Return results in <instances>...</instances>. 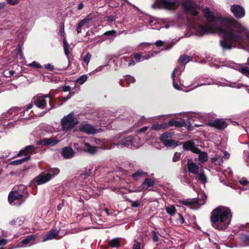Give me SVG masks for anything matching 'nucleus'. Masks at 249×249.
<instances>
[{"mask_svg": "<svg viewBox=\"0 0 249 249\" xmlns=\"http://www.w3.org/2000/svg\"><path fill=\"white\" fill-rule=\"evenodd\" d=\"M30 158V156H28L26 158H24L23 159H20V160H14V161H12L10 162V164H12V165H18V164H20L21 163H22L23 162L28 160H29Z\"/></svg>", "mask_w": 249, "mask_h": 249, "instance_id": "obj_32", "label": "nucleus"}, {"mask_svg": "<svg viewBox=\"0 0 249 249\" xmlns=\"http://www.w3.org/2000/svg\"><path fill=\"white\" fill-rule=\"evenodd\" d=\"M8 3L12 5H15L18 3L19 1L18 0H7Z\"/></svg>", "mask_w": 249, "mask_h": 249, "instance_id": "obj_55", "label": "nucleus"}, {"mask_svg": "<svg viewBox=\"0 0 249 249\" xmlns=\"http://www.w3.org/2000/svg\"><path fill=\"white\" fill-rule=\"evenodd\" d=\"M18 109L17 108H12L8 110V113L13 114L14 113V115L18 111Z\"/></svg>", "mask_w": 249, "mask_h": 249, "instance_id": "obj_57", "label": "nucleus"}, {"mask_svg": "<svg viewBox=\"0 0 249 249\" xmlns=\"http://www.w3.org/2000/svg\"><path fill=\"white\" fill-rule=\"evenodd\" d=\"M153 239L154 241H155V242H157L159 240V237L155 232H154Z\"/></svg>", "mask_w": 249, "mask_h": 249, "instance_id": "obj_63", "label": "nucleus"}, {"mask_svg": "<svg viewBox=\"0 0 249 249\" xmlns=\"http://www.w3.org/2000/svg\"><path fill=\"white\" fill-rule=\"evenodd\" d=\"M231 11L234 16L238 18L244 17L245 11L244 9L239 5H233L231 7Z\"/></svg>", "mask_w": 249, "mask_h": 249, "instance_id": "obj_13", "label": "nucleus"}, {"mask_svg": "<svg viewBox=\"0 0 249 249\" xmlns=\"http://www.w3.org/2000/svg\"><path fill=\"white\" fill-rule=\"evenodd\" d=\"M110 246L112 248H117L120 247V241L119 238H114L109 242Z\"/></svg>", "mask_w": 249, "mask_h": 249, "instance_id": "obj_34", "label": "nucleus"}, {"mask_svg": "<svg viewBox=\"0 0 249 249\" xmlns=\"http://www.w3.org/2000/svg\"><path fill=\"white\" fill-rule=\"evenodd\" d=\"M157 54L158 52L156 51L149 52L146 55L142 56V59L144 60L148 59L152 57L155 56Z\"/></svg>", "mask_w": 249, "mask_h": 249, "instance_id": "obj_37", "label": "nucleus"}, {"mask_svg": "<svg viewBox=\"0 0 249 249\" xmlns=\"http://www.w3.org/2000/svg\"><path fill=\"white\" fill-rule=\"evenodd\" d=\"M239 183L245 186L248 184H249V182L247 180V178H242L240 180H239Z\"/></svg>", "mask_w": 249, "mask_h": 249, "instance_id": "obj_44", "label": "nucleus"}, {"mask_svg": "<svg viewBox=\"0 0 249 249\" xmlns=\"http://www.w3.org/2000/svg\"><path fill=\"white\" fill-rule=\"evenodd\" d=\"M183 148L185 150H191L194 153H198L199 149L196 148L195 143L191 141L185 142L183 145Z\"/></svg>", "mask_w": 249, "mask_h": 249, "instance_id": "obj_17", "label": "nucleus"}, {"mask_svg": "<svg viewBox=\"0 0 249 249\" xmlns=\"http://www.w3.org/2000/svg\"><path fill=\"white\" fill-rule=\"evenodd\" d=\"M25 186L20 185L15 186L8 195V201L11 205H20L23 203Z\"/></svg>", "mask_w": 249, "mask_h": 249, "instance_id": "obj_4", "label": "nucleus"}, {"mask_svg": "<svg viewBox=\"0 0 249 249\" xmlns=\"http://www.w3.org/2000/svg\"><path fill=\"white\" fill-rule=\"evenodd\" d=\"M125 80L127 82L128 85H130L131 83H133L135 82V79L134 77L127 75L125 77Z\"/></svg>", "mask_w": 249, "mask_h": 249, "instance_id": "obj_40", "label": "nucleus"}, {"mask_svg": "<svg viewBox=\"0 0 249 249\" xmlns=\"http://www.w3.org/2000/svg\"><path fill=\"white\" fill-rule=\"evenodd\" d=\"M168 125L180 127L182 125V124L179 121L171 120L168 122Z\"/></svg>", "mask_w": 249, "mask_h": 249, "instance_id": "obj_38", "label": "nucleus"}, {"mask_svg": "<svg viewBox=\"0 0 249 249\" xmlns=\"http://www.w3.org/2000/svg\"><path fill=\"white\" fill-rule=\"evenodd\" d=\"M50 96L48 94L42 95L38 94L34 97L30 104H29L26 109V111H28L32 108L34 105L40 109H44L47 105V101L46 98H49Z\"/></svg>", "mask_w": 249, "mask_h": 249, "instance_id": "obj_7", "label": "nucleus"}, {"mask_svg": "<svg viewBox=\"0 0 249 249\" xmlns=\"http://www.w3.org/2000/svg\"><path fill=\"white\" fill-rule=\"evenodd\" d=\"M154 44L158 47H161L164 44V42L162 40H157V41H156L154 43Z\"/></svg>", "mask_w": 249, "mask_h": 249, "instance_id": "obj_53", "label": "nucleus"}, {"mask_svg": "<svg viewBox=\"0 0 249 249\" xmlns=\"http://www.w3.org/2000/svg\"><path fill=\"white\" fill-rule=\"evenodd\" d=\"M148 128V127H147V126H144L142 128L140 129L138 131V133H142V132H144L145 131H146L147 130V129Z\"/></svg>", "mask_w": 249, "mask_h": 249, "instance_id": "obj_62", "label": "nucleus"}, {"mask_svg": "<svg viewBox=\"0 0 249 249\" xmlns=\"http://www.w3.org/2000/svg\"><path fill=\"white\" fill-rule=\"evenodd\" d=\"M28 66L31 67H34L37 69L41 68V66L40 64L36 61H34L32 63L29 64Z\"/></svg>", "mask_w": 249, "mask_h": 249, "instance_id": "obj_41", "label": "nucleus"}, {"mask_svg": "<svg viewBox=\"0 0 249 249\" xmlns=\"http://www.w3.org/2000/svg\"><path fill=\"white\" fill-rule=\"evenodd\" d=\"M48 172V175H50L52 177V178H53L59 173L60 171L58 168H54L50 169Z\"/></svg>", "mask_w": 249, "mask_h": 249, "instance_id": "obj_33", "label": "nucleus"}, {"mask_svg": "<svg viewBox=\"0 0 249 249\" xmlns=\"http://www.w3.org/2000/svg\"><path fill=\"white\" fill-rule=\"evenodd\" d=\"M190 60L191 59L190 57L187 55H182L178 59V62L180 63L181 65H184L189 62Z\"/></svg>", "mask_w": 249, "mask_h": 249, "instance_id": "obj_30", "label": "nucleus"}, {"mask_svg": "<svg viewBox=\"0 0 249 249\" xmlns=\"http://www.w3.org/2000/svg\"><path fill=\"white\" fill-rule=\"evenodd\" d=\"M24 221V218L23 217H18L10 221L9 223L12 226H20Z\"/></svg>", "mask_w": 249, "mask_h": 249, "instance_id": "obj_26", "label": "nucleus"}, {"mask_svg": "<svg viewBox=\"0 0 249 249\" xmlns=\"http://www.w3.org/2000/svg\"><path fill=\"white\" fill-rule=\"evenodd\" d=\"M232 217L231 210L226 207L219 206L211 213V221L212 226L218 230L226 229Z\"/></svg>", "mask_w": 249, "mask_h": 249, "instance_id": "obj_2", "label": "nucleus"}, {"mask_svg": "<svg viewBox=\"0 0 249 249\" xmlns=\"http://www.w3.org/2000/svg\"><path fill=\"white\" fill-rule=\"evenodd\" d=\"M180 155V153L176 152L174 154V157L173 158V161L174 162H176L178 160Z\"/></svg>", "mask_w": 249, "mask_h": 249, "instance_id": "obj_45", "label": "nucleus"}, {"mask_svg": "<svg viewBox=\"0 0 249 249\" xmlns=\"http://www.w3.org/2000/svg\"><path fill=\"white\" fill-rule=\"evenodd\" d=\"M86 23V19L82 20L77 25V32L78 34L81 32V28L82 26Z\"/></svg>", "mask_w": 249, "mask_h": 249, "instance_id": "obj_42", "label": "nucleus"}, {"mask_svg": "<svg viewBox=\"0 0 249 249\" xmlns=\"http://www.w3.org/2000/svg\"><path fill=\"white\" fill-rule=\"evenodd\" d=\"M222 156L224 160H227L229 159L230 155L228 152L225 151L222 152Z\"/></svg>", "mask_w": 249, "mask_h": 249, "instance_id": "obj_51", "label": "nucleus"}, {"mask_svg": "<svg viewBox=\"0 0 249 249\" xmlns=\"http://www.w3.org/2000/svg\"><path fill=\"white\" fill-rule=\"evenodd\" d=\"M241 239L245 246H249V235H244L241 237Z\"/></svg>", "mask_w": 249, "mask_h": 249, "instance_id": "obj_39", "label": "nucleus"}, {"mask_svg": "<svg viewBox=\"0 0 249 249\" xmlns=\"http://www.w3.org/2000/svg\"><path fill=\"white\" fill-rule=\"evenodd\" d=\"M156 4L158 8H164L166 10H175L179 5V2L176 0H157Z\"/></svg>", "mask_w": 249, "mask_h": 249, "instance_id": "obj_8", "label": "nucleus"}, {"mask_svg": "<svg viewBox=\"0 0 249 249\" xmlns=\"http://www.w3.org/2000/svg\"><path fill=\"white\" fill-rule=\"evenodd\" d=\"M116 33L115 31L111 30L106 32L104 35L106 36H112Z\"/></svg>", "mask_w": 249, "mask_h": 249, "instance_id": "obj_56", "label": "nucleus"}, {"mask_svg": "<svg viewBox=\"0 0 249 249\" xmlns=\"http://www.w3.org/2000/svg\"><path fill=\"white\" fill-rule=\"evenodd\" d=\"M87 79L88 77L87 75L84 74L82 75L79 78H77L75 82L80 85H82L87 80Z\"/></svg>", "mask_w": 249, "mask_h": 249, "instance_id": "obj_36", "label": "nucleus"}, {"mask_svg": "<svg viewBox=\"0 0 249 249\" xmlns=\"http://www.w3.org/2000/svg\"><path fill=\"white\" fill-rule=\"evenodd\" d=\"M172 136V133L168 132H166L163 133L160 137V141L164 143L165 141H167L169 139L168 138H171Z\"/></svg>", "mask_w": 249, "mask_h": 249, "instance_id": "obj_28", "label": "nucleus"}, {"mask_svg": "<svg viewBox=\"0 0 249 249\" xmlns=\"http://www.w3.org/2000/svg\"><path fill=\"white\" fill-rule=\"evenodd\" d=\"M74 151L72 148L66 147L63 148L62 154L65 159H70L74 156Z\"/></svg>", "mask_w": 249, "mask_h": 249, "instance_id": "obj_19", "label": "nucleus"}, {"mask_svg": "<svg viewBox=\"0 0 249 249\" xmlns=\"http://www.w3.org/2000/svg\"><path fill=\"white\" fill-rule=\"evenodd\" d=\"M178 217H179V220L181 223H183L184 222V219L183 218V216L180 213L178 214Z\"/></svg>", "mask_w": 249, "mask_h": 249, "instance_id": "obj_61", "label": "nucleus"}, {"mask_svg": "<svg viewBox=\"0 0 249 249\" xmlns=\"http://www.w3.org/2000/svg\"><path fill=\"white\" fill-rule=\"evenodd\" d=\"M36 235L31 234L28 235L18 243L17 247L25 248L30 247L36 243Z\"/></svg>", "mask_w": 249, "mask_h": 249, "instance_id": "obj_11", "label": "nucleus"}, {"mask_svg": "<svg viewBox=\"0 0 249 249\" xmlns=\"http://www.w3.org/2000/svg\"><path fill=\"white\" fill-rule=\"evenodd\" d=\"M196 179L201 181L203 184H205L207 182V178L203 172H201V171L198 174L196 177Z\"/></svg>", "mask_w": 249, "mask_h": 249, "instance_id": "obj_31", "label": "nucleus"}, {"mask_svg": "<svg viewBox=\"0 0 249 249\" xmlns=\"http://www.w3.org/2000/svg\"><path fill=\"white\" fill-rule=\"evenodd\" d=\"M98 140H96V143L99 144V145L97 146H92L88 142H74L73 143V146L75 149H77L78 150H83L90 154H94L96 152L97 148H101L100 147L101 146L102 143L99 142Z\"/></svg>", "mask_w": 249, "mask_h": 249, "instance_id": "obj_6", "label": "nucleus"}, {"mask_svg": "<svg viewBox=\"0 0 249 249\" xmlns=\"http://www.w3.org/2000/svg\"><path fill=\"white\" fill-rule=\"evenodd\" d=\"M183 8L191 15L195 16L197 15V5L191 0H184L182 2Z\"/></svg>", "mask_w": 249, "mask_h": 249, "instance_id": "obj_9", "label": "nucleus"}, {"mask_svg": "<svg viewBox=\"0 0 249 249\" xmlns=\"http://www.w3.org/2000/svg\"><path fill=\"white\" fill-rule=\"evenodd\" d=\"M155 184V181L150 178H145L144 182L134 192H141L147 190L149 187H152Z\"/></svg>", "mask_w": 249, "mask_h": 249, "instance_id": "obj_15", "label": "nucleus"}, {"mask_svg": "<svg viewBox=\"0 0 249 249\" xmlns=\"http://www.w3.org/2000/svg\"><path fill=\"white\" fill-rule=\"evenodd\" d=\"M145 175H146V173L142 170H139L135 173L132 174L131 176L134 179L138 180L143 177Z\"/></svg>", "mask_w": 249, "mask_h": 249, "instance_id": "obj_24", "label": "nucleus"}, {"mask_svg": "<svg viewBox=\"0 0 249 249\" xmlns=\"http://www.w3.org/2000/svg\"><path fill=\"white\" fill-rule=\"evenodd\" d=\"M204 202H203L202 203L200 202L199 201L198 199H192V200H183L182 201V204L186 205V206H191L195 203H196L198 205H202L204 203Z\"/></svg>", "mask_w": 249, "mask_h": 249, "instance_id": "obj_25", "label": "nucleus"}, {"mask_svg": "<svg viewBox=\"0 0 249 249\" xmlns=\"http://www.w3.org/2000/svg\"><path fill=\"white\" fill-rule=\"evenodd\" d=\"M24 149L26 151H28L31 150H34L35 149V146L34 145H30L26 146Z\"/></svg>", "mask_w": 249, "mask_h": 249, "instance_id": "obj_60", "label": "nucleus"}, {"mask_svg": "<svg viewBox=\"0 0 249 249\" xmlns=\"http://www.w3.org/2000/svg\"><path fill=\"white\" fill-rule=\"evenodd\" d=\"M163 144L167 147L175 148L177 146L180 145V143L178 141L170 139L167 141H165Z\"/></svg>", "mask_w": 249, "mask_h": 249, "instance_id": "obj_23", "label": "nucleus"}, {"mask_svg": "<svg viewBox=\"0 0 249 249\" xmlns=\"http://www.w3.org/2000/svg\"><path fill=\"white\" fill-rule=\"evenodd\" d=\"M167 213L171 215H173L176 212V209L173 205H168L165 207Z\"/></svg>", "mask_w": 249, "mask_h": 249, "instance_id": "obj_29", "label": "nucleus"}, {"mask_svg": "<svg viewBox=\"0 0 249 249\" xmlns=\"http://www.w3.org/2000/svg\"><path fill=\"white\" fill-rule=\"evenodd\" d=\"M106 66V65H105V66H99L98 67H97L95 70H94L93 71H92L91 72L93 74H94L96 72H99V71H102L103 70V68H104V67Z\"/></svg>", "mask_w": 249, "mask_h": 249, "instance_id": "obj_49", "label": "nucleus"}, {"mask_svg": "<svg viewBox=\"0 0 249 249\" xmlns=\"http://www.w3.org/2000/svg\"><path fill=\"white\" fill-rule=\"evenodd\" d=\"M134 244L133 246L132 249H141V243L136 241H134Z\"/></svg>", "mask_w": 249, "mask_h": 249, "instance_id": "obj_50", "label": "nucleus"}, {"mask_svg": "<svg viewBox=\"0 0 249 249\" xmlns=\"http://www.w3.org/2000/svg\"><path fill=\"white\" fill-rule=\"evenodd\" d=\"M211 160L212 162L215 163H217L218 164V160L216 155L214 157L211 158Z\"/></svg>", "mask_w": 249, "mask_h": 249, "instance_id": "obj_59", "label": "nucleus"}, {"mask_svg": "<svg viewBox=\"0 0 249 249\" xmlns=\"http://www.w3.org/2000/svg\"><path fill=\"white\" fill-rule=\"evenodd\" d=\"M63 43L65 54L67 56V57H69L70 54V52L69 50V44L68 43L65 38L63 39Z\"/></svg>", "mask_w": 249, "mask_h": 249, "instance_id": "obj_35", "label": "nucleus"}, {"mask_svg": "<svg viewBox=\"0 0 249 249\" xmlns=\"http://www.w3.org/2000/svg\"><path fill=\"white\" fill-rule=\"evenodd\" d=\"M52 178V177L48 174L41 173L35 178V181L37 185L44 184Z\"/></svg>", "mask_w": 249, "mask_h": 249, "instance_id": "obj_14", "label": "nucleus"}, {"mask_svg": "<svg viewBox=\"0 0 249 249\" xmlns=\"http://www.w3.org/2000/svg\"><path fill=\"white\" fill-rule=\"evenodd\" d=\"M235 69L242 74L249 78V70L247 66L241 65H236L235 66Z\"/></svg>", "mask_w": 249, "mask_h": 249, "instance_id": "obj_21", "label": "nucleus"}, {"mask_svg": "<svg viewBox=\"0 0 249 249\" xmlns=\"http://www.w3.org/2000/svg\"><path fill=\"white\" fill-rule=\"evenodd\" d=\"M212 125L218 129H222L227 126V124L225 121L222 119H216L211 123Z\"/></svg>", "mask_w": 249, "mask_h": 249, "instance_id": "obj_18", "label": "nucleus"}, {"mask_svg": "<svg viewBox=\"0 0 249 249\" xmlns=\"http://www.w3.org/2000/svg\"><path fill=\"white\" fill-rule=\"evenodd\" d=\"M91 57V55L89 53H88L86 54V55L84 57L83 60L85 63H87V65H88Z\"/></svg>", "mask_w": 249, "mask_h": 249, "instance_id": "obj_43", "label": "nucleus"}, {"mask_svg": "<svg viewBox=\"0 0 249 249\" xmlns=\"http://www.w3.org/2000/svg\"><path fill=\"white\" fill-rule=\"evenodd\" d=\"M205 17L209 23L204 26L196 22L192 23V27L198 36L217 33L222 34L223 39L220 45L223 49H231L234 43H240L243 40L241 34L246 32L240 22L233 18H225L221 16H214L209 8L203 10Z\"/></svg>", "mask_w": 249, "mask_h": 249, "instance_id": "obj_1", "label": "nucleus"}, {"mask_svg": "<svg viewBox=\"0 0 249 249\" xmlns=\"http://www.w3.org/2000/svg\"><path fill=\"white\" fill-rule=\"evenodd\" d=\"M78 123V118L74 116L73 112H71L61 119V124L62 130L67 131L71 129Z\"/></svg>", "mask_w": 249, "mask_h": 249, "instance_id": "obj_5", "label": "nucleus"}, {"mask_svg": "<svg viewBox=\"0 0 249 249\" xmlns=\"http://www.w3.org/2000/svg\"><path fill=\"white\" fill-rule=\"evenodd\" d=\"M216 155L218 160V164L220 165L224 160L222 154H216Z\"/></svg>", "mask_w": 249, "mask_h": 249, "instance_id": "obj_47", "label": "nucleus"}, {"mask_svg": "<svg viewBox=\"0 0 249 249\" xmlns=\"http://www.w3.org/2000/svg\"><path fill=\"white\" fill-rule=\"evenodd\" d=\"M44 67L46 69L49 70L50 71H53L54 69L53 65L52 64H50V63L45 64L44 65Z\"/></svg>", "mask_w": 249, "mask_h": 249, "instance_id": "obj_52", "label": "nucleus"}, {"mask_svg": "<svg viewBox=\"0 0 249 249\" xmlns=\"http://www.w3.org/2000/svg\"><path fill=\"white\" fill-rule=\"evenodd\" d=\"M198 155L199 161L201 162H204L208 160V155L205 152H201L199 150V152L197 153Z\"/></svg>", "mask_w": 249, "mask_h": 249, "instance_id": "obj_27", "label": "nucleus"}, {"mask_svg": "<svg viewBox=\"0 0 249 249\" xmlns=\"http://www.w3.org/2000/svg\"><path fill=\"white\" fill-rule=\"evenodd\" d=\"M59 141L53 138L43 139L37 142L38 145L53 146L58 143Z\"/></svg>", "mask_w": 249, "mask_h": 249, "instance_id": "obj_16", "label": "nucleus"}, {"mask_svg": "<svg viewBox=\"0 0 249 249\" xmlns=\"http://www.w3.org/2000/svg\"><path fill=\"white\" fill-rule=\"evenodd\" d=\"M174 45V44L172 43V42H170V43L168 44L167 45V46L165 48L164 50H169L170 49V48H172V47Z\"/></svg>", "mask_w": 249, "mask_h": 249, "instance_id": "obj_64", "label": "nucleus"}, {"mask_svg": "<svg viewBox=\"0 0 249 249\" xmlns=\"http://www.w3.org/2000/svg\"><path fill=\"white\" fill-rule=\"evenodd\" d=\"M78 129L80 131L88 134L93 135L98 132L97 130L93 126L86 122L81 123L79 125Z\"/></svg>", "mask_w": 249, "mask_h": 249, "instance_id": "obj_12", "label": "nucleus"}, {"mask_svg": "<svg viewBox=\"0 0 249 249\" xmlns=\"http://www.w3.org/2000/svg\"><path fill=\"white\" fill-rule=\"evenodd\" d=\"M139 138L136 137H127L121 140L118 143H112L108 140H98V141L101 143L100 147L101 149L104 150H108L114 148L115 145H120L122 146L130 147L132 148H138L140 146L138 142Z\"/></svg>", "mask_w": 249, "mask_h": 249, "instance_id": "obj_3", "label": "nucleus"}, {"mask_svg": "<svg viewBox=\"0 0 249 249\" xmlns=\"http://www.w3.org/2000/svg\"><path fill=\"white\" fill-rule=\"evenodd\" d=\"M131 206L133 207H138L140 206V203L138 201H132Z\"/></svg>", "mask_w": 249, "mask_h": 249, "instance_id": "obj_58", "label": "nucleus"}, {"mask_svg": "<svg viewBox=\"0 0 249 249\" xmlns=\"http://www.w3.org/2000/svg\"><path fill=\"white\" fill-rule=\"evenodd\" d=\"M59 34L61 36H63L64 34V24L63 23L60 27Z\"/></svg>", "mask_w": 249, "mask_h": 249, "instance_id": "obj_54", "label": "nucleus"}, {"mask_svg": "<svg viewBox=\"0 0 249 249\" xmlns=\"http://www.w3.org/2000/svg\"><path fill=\"white\" fill-rule=\"evenodd\" d=\"M163 127H162V125H161V124H154L153 125H152V129H154V130H159V129H160L161 128H162Z\"/></svg>", "mask_w": 249, "mask_h": 249, "instance_id": "obj_48", "label": "nucleus"}, {"mask_svg": "<svg viewBox=\"0 0 249 249\" xmlns=\"http://www.w3.org/2000/svg\"><path fill=\"white\" fill-rule=\"evenodd\" d=\"M188 170L193 174H196L198 171V166L194 162H188L187 164Z\"/></svg>", "mask_w": 249, "mask_h": 249, "instance_id": "obj_22", "label": "nucleus"}, {"mask_svg": "<svg viewBox=\"0 0 249 249\" xmlns=\"http://www.w3.org/2000/svg\"><path fill=\"white\" fill-rule=\"evenodd\" d=\"M58 234V231L53 230L50 231L43 238L42 241L45 242L49 240H52L56 237Z\"/></svg>", "mask_w": 249, "mask_h": 249, "instance_id": "obj_20", "label": "nucleus"}, {"mask_svg": "<svg viewBox=\"0 0 249 249\" xmlns=\"http://www.w3.org/2000/svg\"><path fill=\"white\" fill-rule=\"evenodd\" d=\"M134 58L135 59L136 62H139L141 61V58H142V55L138 53L134 54Z\"/></svg>", "mask_w": 249, "mask_h": 249, "instance_id": "obj_46", "label": "nucleus"}, {"mask_svg": "<svg viewBox=\"0 0 249 249\" xmlns=\"http://www.w3.org/2000/svg\"><path fill=\"white\" fill-rule=\"evenodd\" d=\"M181 71L178 68H177L173 71L171 74V78L173 81V87L175 89L178 90H181V89L178 84V82L181 83L180 75L181 74Z\"/></svg>", "mask_w": 249, "mask_h": 249, "instance_id": "obj_10", "label": "nucleus"}]
</instances>
